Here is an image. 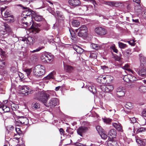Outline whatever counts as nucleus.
I'll list each match as a JSON object with an SVG mask.
<instances>
[{
  "label": "nucleus",
  "instance_id": "9b49d317",
  "mask_svg": "<svg viewBox=\"0 0 146 146\" xmlns=\"http://www.w3.org/2000/svg\"><path fill=\"white\" fill-rule=\"evenodd\" d=\"M68 3L70 6L74 7L79 5L81 3L79 0H69Z\"/></svg>",
  "mask_w": 146,
  "mask_h": 146
},
{
  "label": "nucleus",
  "instance_id": "a211bd4d",
  "mask_svg": "<svg viewBox=\"0 0 146 146\" xmlns=\"http://www.w3.org/2000/svg\"><path fill=\"white\" fill-rule=\"evenodd\" d=\"M138 91L142 94L146 93V86L142 84H140L138 87Z\"/></svg>",
  "mask_w": 146,
  "mask_h": 146
},
{
  "label": "nucleus",
  "instance_id": "13d9d810",
  "mask_svg": "<svg viewBox=\"0 0 146 146\" xmlns=\"http://www.w3.org/2000/svg\"><path fill=\"white\" fill-rule=\"evenodd\" d=\"M126 75H125L123 78V79L124 81L127 82H130L129 79L128 77H125Z\"/></svg>",
  "mask_w": 146,
  "mask_h": 146
},
{
  "label": "nucleus",
  "instance_id": "4468645a",
  "mask_svg": "<svg viewBox=\"0 0 146 146\" xmlns=\"http://www.w3.org/2000/svg\"><path fill=\"white\" fill-rule=\"evenodd\" d=\"M108 137L111 138V137L113 139L116 137L117 135V132L115 130L111 129L108 132Z\"/></svg>",
  "mask_w": 146,
  "mask_h": 146
},
{
  "label": "nucleus",
  "instance_id": "ea45409f",
  "mask_svg": "<svg viewBox=\"0 0 146 146\" xmlns=\"http://www.w3.org/2000/svg\"><path fill=\"white\" fill-rule=\"evenodd\" d=\"M96 129L99 134L104 131L101 127L99 125L96 126Z\"/></svg>",
  "mask_w": 146,
  "mask_h": 146
},
{
  "label": "nucleus",
  "instance_id": "37998d69",
  "mask_svg": "<svg viewBox=\"0 0 146 146\" xmlns=\"http://www.w3.org/2000/svg\"><path fill=\"white\" fill-rule=\"evenodd\" d=\"M91 46L93 48L95 49H98L100 48V46L99 45L95 44H92L91 45Z\"/></svg>",
  "mask_w": 146,
  "mask_h": 146
},
{
  "label": "nucleus",
  "instance_id": "603ef678",
  "mask_svg": "<svg viewBox=\"0 0 146 146\" xmlns=\"http://www.w3.org/2000/svg\"><path fill=\"white\" fill-rule=\"evenodd\" d=\"M15 130L17 133L19 134H20L21 133V131L20 128L17 127V126L15 127Z\"/></svg>",
  "mask_w": 146,
  "mask_h": 146
},
{
  "label": "nucleus",
  "instance_id": "dca6fc26",
  "mask_svg": "<svg viewBox=\"0 0 146 146\" xmlns=\"http://www.w3.org/2000/svg\"><path fill=\"white\" fill-rule=\"evenodd\" d=\"M133 132L134 133L138 134L139 133H141L145 131L146 130L145 128L143 127H141L138 129H137L135 126V125L133 126Z\"/></svg>",
  "mask_w": 146,
  "mask_h": 146
},
{
  "label": "nucleus",
  "instance_id": "79ce46f5",
  "mask_svg": "<svg viewBox=\"0 0 146 146\" xmlns=\"http://www.w3.org/2000/svg\"><path fill=\"white\" fill-rule=\"evenodd\" d=\"M139 124L140 125H143L146 124V120L145 119H141L139 121Z\"/></svg>",
  "mask_w": 146,
  "mask_h": 146
},
{
  "label": "nucleus",
  "instance_id": "b1692460",
  "mask_svg": "<svg viewBox=\"0 0 146 146\" xmlns=\"http://www.w3.org/2000/svg\"><path fill=\"white\" fill-rule=\"evenodd\" d=\"M97 81L98 83L100 84H104L106 83V81L104 76L98 77L97 78Z\"/></svg>",
  "mask_w": 146,
  "mask_h": 146
},
{
  "label": "nucleus",
  "instance_id": "6e6d98bb",
  "mask_svg": "<svg viewBox=\"0 0 146 146\" xmlns=\"http://www.w3.org/2000/svg\"><path fill=\"white\" fill-rule=\"evenodd\" d=\"M128 42L130 45L132 46H134L135 45V41L133 40L128 41Z\"/></svg>",
  "mask_w": 146,
  "mask_h": 146
},
{
  "label": "nucleus",
  "instance_id": "49530a36",
  "mask_svg": "<svg viewBox=\"0 0 146 146\" xmlns=\"http://www.w3.org/2000/svg\"><path fill=\"white\" fill-rule=\"evenodd\" d=\"M33 108L38 109L40 108V105L39 103L36 102L33 105Z\"/></svg>",
  "mask_w": 146,
  "mask_h": 146
},
{
  "label": "nucleus",
  "instance_id": "052dcab7",
  "mask_svg": "<svg viewBox=\"0 0 146 146\" xmlns=\"http://www.w3.org/2000/svg\"><path fill=\"white\" fill-rule=\"evenodd\" d=\"M85 1H87L88 2H90L92 3L94 5L95 4H96V2L94 0H84Z\"/></svg>",
  "mask_w": 146,
  "mask_h": 146
},
{
  "label": "nucleus",
  "instance_id": "f257e3e1",
  "mask_svg": "<svg viewBox=\"0 0 146 146\" xmlns=\"http://www.w3.org/2000/svg\"><path fill=\"white\" fill-rule=\"evenodd\" d=\"M21 7H23L24 9H25L23 12L21 16L23 17L22 19V23L23 26L25 27H27L32 25L31 27L32 31L35 33L38 32L40 30L38 28V26L33 21V16L35 12L28 7H23L21 5H19Z\"/></svg>",
  "mask_w": 146,
  "mask_h": 146
},
{
  "label": "nucleus",
  "instance_id": "0e129e2a",
  "mask_svg": "<svg viewBox=\"0 0 146 146\" xmlns=\"http://www.w3.org/2000/svg\"><path fill=\"white\" fill-rule=\"evenodd\" d=\"M48 93L52 95H54V94H55V92L53 91H50Z\"/></svg>",
  "mask_w": 146,
  "mask_h": 146
},
{
  "label": "nucleus",
  "instance_id": "c756f323",
  "mask_svg": "<svg viewBox=\"0 0 146 146\" xmlns=\"http://www.w3.org/2000/svg\"><path fill=\"white\" fill-rule=\"evenodd\" d=\"M89 90L93 94L95 93L96 92V90L95 88L93 86H89L88 87Z\"/></svg>",
  "mask_w": 146,
  "mask_h": 146
},
{
  "label": "nucleus",
  "instance_id": "a19ab883",
  "mask_svg": "<svg viewBox=\"0 0 146 146\" xmlns=\"http://www.w3.org/2000/svg\"><path fill=\"white\" fill-rule=\"evenodd\" d=\"M132 104L130 102H127L126 103L125 105V107L127 109H130L132 108Z\"/></svg>",
  "mask_w": 146,
  "mask_h": 146
},
{
  "label": "nucleus",
  "instance_id": "c03bdc74",
  "mask_svg": "<svg viewBox=\"0 0 146 146\" xmlns=\"http://www.w3.org/2000/svg\"><path fill=\"white\" fill-rule=\"evenodd\" d=\"M53 56H51L50 57V58H48V56H46V57H45V62H49L51 61L52 60V59L53 58Z\"/></svg>",
  "mask_w": 146,
  "mask_h": 146
},
{
  "label": "nucleus",
  "instance_id": "393cba45",
  "mask_svg": "<svg viewBox=\"0 0 146 146\" xmlns=\"http://www.w3.org/2000/svg\"><path fill=\"white\" fill-rule=\"evenodd\" d=\"M34 39L31 37H28L27 38L26 42L30 45L32 44L35 42Z\"/></svg>",
  "mask_w": 146,
  "mask_h": 146
},
{
  "label": "nucleus",
  "instance_id": "473e14b6",
  "mask_svg": "<svg viewBox=\"0 0 146 146\" xmlns=\"http://www.w3.org/2000/svg\"><path fill=\"white\" fill-rule=\"evenodd\" d=\"M5 20L8 21V22H13L14 21L13 16L11 14L9 15L7 18L5 19Z\"/></svg>",
  "mask_w": 146,
  "mask_h": 146
},
{
  "label": "nucleus",
  "instance_id": "1a4fd4ad",
  "mask_svg": "<svg viewBox=\"0 0 146 146\" xmlns=\"http://www.w3.org/2000/svg\"><path fill=\"white\" fill-rule=\"evenodd\" d=\"M79 8L84 12L86 13H89L93 10L92 6L90 5H82Z\"/></svg>",
  "mask_w": 146,
  "mask_h": 146
},
{
  "label": "nucleus",
  "instance_id": "680f3d73",
  "mask_svg": "<svg viewBox=\"0 0 146 146\" xmlns=\"http://www.w3.org/2000/svg\"><path fill=\"white\" fill-rule=\"evenodd\" d=\"M59 131L61 135H63L64 134V131L62 128H61L59 129Z\"/></svg>",
  "mask_w": 146,
  "mask_h": 146
},
{
  "label": "nucleus",
  "instance_id": "f8f14e48",
  "mask_svg": "<svg viewBox=\"0 0 146 146\" xmlns=\"http://www.w3.org/2000/svg\"><path fill=\"white\" fill-rule=\"evenodd\" d=\"M27 88H28V86H19L18 87L19 90L20 91V93L25 95H27Z\"/></svg>",
  "mask_w": 146,
  "mask_h": 146
},
{
  "label": "nucleus",
  "instance_id": "0eeeda50",
  "mask_svg": "<svg viewBox=\"0 0 146 146\" xmlns=\"http://www.w3.org/2000/svg\"><path fill=\"white\" fill-rule=\"evenodd\" d=\"M95 31L97 34L101 36L104 35L107 33V31L105 29L101 27L96 28Z\"/></svg>",
  "mask_w": 146,
  "mask_h": 146
},
{
  "label": "nucleus",
  "instance_id": "58836bf2",
  "mask_svg": "<svg viewBox=\"0 0 146 146\" xmlns=\"http://www.w3.org/2000/svg\"><path fill=\"white\" fill-rule=\"evenodd\" d=\"M110 48L115 53H117L118 52V50L115 47V45L113 44L110 47Z\"/></svg>",
  "mask_w": 146,
  "mask_h": 146
},
{
  "label": "nucleus",
  "instance_id": "7ed1b4c3",
  "mask_svg": "<svg viewBox=\"0 0 146 146\" xmlns=\"http://www.w3.org/2000/svg\"><path fill=\"white\" fill-rule=\"evenodd\" d=\"M45 68L41 65H36L34 68L33 72L36 76L40 77L45 73Z\"/></svg>",
  "mask_w": 146,
  "mask_h": 146
},
{
  "label": "nucleus",
  "instance_id": "bb28decb",
  "mask_svg": "<svg viewBox=\"0 0 146 146\" xmlns=\"http://www.w3.org/2000/svg\"><path fill=\"white\" fill-rule=\"evenodd\" d=\"M106 83H109L111 82L113 79V77L110 75H106L104 76Z\"/></svg>",
  "mask_w": 146,
  "mask_h": 146
},
{
  "label": "nucleus",
  "instance_id": "ddd939ff",
  "mask_svg": "<svg viewBox=\"0 0 146 146\" xmlns=\"http://www.w3.org/2000/svg\"><path fill=\"white\" fill-rule=\"evenodd\" d=\"M4 27L5 28L3 30L1 31V34L2 35H4L7 33V32H9L11 31V29L9 26L6 24H4Z\"/></svg>",
  "mask_w": 146,
  "mask_h": 146
},
{
  "label": "nucleus",
  "instance_id": "5fc2aeb1",
  "mask_svg": "<svg viewBox=\"0 0 146 146\" xmlns=\"http://www.w3.org/2000/svg\"><path fill=\"white\" fill-rule=\"evenodd\" d=\"M141 115L143 117H146V109L143 111L141 113Z\"/></svg>",
  "mask_w": 146,
  "mask_h": 146
},
{
  "label": "nucleus",
  "instance_id": "c9c22d12",
  "mask_svg": "<svg viewBox=\"0 0 146 146\" xmlns=\"http://www.w3.org/2000/svg\"><path fill=\"white\" fill-rule=\"evenodd\" d=\"M99 134L102 138L104 139H106L107 137V135L104 131L102 132V133Z\"/></svg>",
  "mask_w": 146,
  "mask_h": 146
},
{
  "label": "nucleus",
  "instance_id": "f03ea898",
  "mask_svg": "<svg viewBox=\"0 0 146 146\" xmlns=\"http://www.w3.org/2000/svg\"><path fill=\"white\" fill-rule=\"evenodd\" d=\"M49 98V95L44 91H41L36 93L35 95V99L41 102L47 107L52 108L56 106L58 103V100L57 98L51 99L48 103L46 102Z\"/></svg>",
  "mask_w": 146,
  "mask_h": 146
},
{
  "label": "nucleus",
  "instance_id": "4d7b16f0",
  "mask_svg": "<svg viewBox=\"0 0 146 146\" xmlns=\"http://www.w3.org/2000/svg\"><path fill=\"white\" fill-rule=\"evenodd\" d=\"M46 54H44L41 57V59L42 62H45Z\"/></svg>",
  "mask_w": 146,
  "mask_h": 146
},
{
  "label": "nucleus",
  "instance_id": "f704fd0d",
  "mask_svg": "<svg viewBox=\"0 0 146 146\" xmlns=\"http://www.w3.org/2000/svg\"><path fill=\"white\" fill-rule=\"evenodd\" d=\"M140 60L141 63L142 64H144L146 62V59L143 56H142V54L140 55Z\"/></svg>",
  "mask_w": 146,
  "mask_h": 146
},
{
  "label": "nucleus",
  "instance_id": "4be33fe9",
  "mask_svg": "<svg viewBox=\"0 0 146 146\" xmlns=\"http://www.w3.org/2000/svg\"><path fill=\"white\" fill-rule=\"evenodd\" d=\"M108 146H118L116 141L113 139H110L108 142Z\"/></svg>",
  "mask_w": 146,
  "mask_h": 146
},
{
  "label": "nucleus",
  "instance_id": "864d4df0",
  "mask_svg": "<svg viewBox=\"0 0 146 146\" xmlns=\"http://www.w3.org/2000/svg\"><path fill=\"white\" fill-rule=\"evenodd\" d=\"M42 49L40 47H39L38 48L36 49L35 50H34L33 51H30V52L31 53H34L36 52H37L39 51L40 50Z\"/></svg>",
  "mask_w": 146,
  "mask_h": 146
},
{
  "label": "nucleus",
  "instance_id": "338daca9",
  "mask_svg": "<svg viewBox=\"0 0 146 146\" xmlns=\"http://www.w3.org/2000/svg\"><path fill=\"white\" fill-rule=\"evenodd\" d=\"M76 145L78 146H86L85 145H83L80 143H77L76 144Z\"/></svg>",
  "mask_w": 146,
  "mask_h": 146
},
{
  "label": "nucleus",
  "instance_id": "bf43d9fd",
  "mask_svg": "<svg viewBox=\"0 0 146 146\" xmlns=\"http://www.w3.org/2000/svg\"><path fill=\"white\" fill-rule=\"evenodd\" d=\"M90 56L92 58H96L97 57L96 54L95 53H93L92 54H91Z\"/></svg>",
  "mask_w": 146,
  "mask_h": 146
},
{
  "label": "nucleus",
  "instance_id": "cd10ccee",
  "mask_svg": "<svg viewBox=\"0 0 146 146\" xmlns=\"http://www.w3.org/2000/svg\"><path fill=\"white\" fill-rule=\"evenodd\" d=\"M11 15V12L9 10H7L3 14V15H2L3 20H5V19L7 18V17L9 15Z\"/></svg>",
  "mask_w": 146,
  "mask_h": 146
},
{
  "label": "nucleus",
  "instance_id": "39448f33",
  "mask_svg": "<svg viewBox=\"0 0 146 146\" xmlns=\"http://www.w3.org/2000/svg\"><path fill=\"white\" fill-rule=\"evenodd\" d=\"M18 123L21 124L27 125L29 123L28 119L26 117L24 116H19L17 121H16L15 123L17 124Z\"/></svg>",
  "mask_w": 146,
  "mask_h": 146
},
{
  "label": "nucleus",
  "instance_id": "e433bc0d",
  "mask_svg": "<svg viewBox=\"0 0 146 146\" xmlns=\"http://www.w3.org/2000/svg\"><path fill=\"white\" fill-rule=\"evenodd\" d=\"M72 25L74 27H77L80 25L79 22L78 20H74L72 23Z\"/></svg>",
  "mask_w": 146,
  "mask_h": 146
},
{
  "label": "nucleus",
  "instance_id": "6e6552de",
  "mask_svg": "<svg viewBox=\"0 0 146 146\" xmlns=\"http://www.w3.org/2000/svg\"><path fill=\"white\" fill-rule=\"evenodd\" d=\"M101 88L103 91L108 92H111L113 90V87L112 84H108L101 86Z\"/></svg>",
  "mask_w": 146,
  "mask_h": 146
},
{
  "label": "nucleus",
  "instance_id": "2eb2a0df",
  "mask_svg": "<svg viewBox=\"0 0 146 146\" xmlns=\"http://www.w3.org/2000/svg\"><path fill=\"white\" fill-rule=\"evenodd\" d=\"M135 71L137 72L138 74L140 76L142 77H145L146 76V68H143L141 70H139L137 72V70L135 69Z\"/></svg>",
  "mask_w": 146,
  "mask_h": 146
},
{
  "label": "nucleus",
  "instance_id": "412c9836",
  "mask_svg": "<svg viewBox=\"0 0 146 146\" xmlns=\"http://www.w3.org/2000/svg\"><path fill=\"white\" fill-rule=\"evenodd\" d=\"M56 74V72L53 71L49 73L45 77V80H50L54 79V75Z\"/></svg>",
  "mask_w": 146,
  "mask_h": 146
},
{
  "label": "nucleus",
  "instance_id": "9d476101",
  "mask_svg": "<svg viewBox=\"0 0 146 146\" xmlns=\"http://www.w3.org/2000/svg\"><path fill=\"white\" fill-rule=\"evenodd\" d=\"M88 130V127L86 126H81L77 129V131L78 134L82 136V134L86 133Z\"/></svg>",
  "mask_w": 146,
  "mask_h": 146
},
{
  "label": "nucleus",
  "instance_id": "72a5a7b5",
  "mask_svg": "<svg viewBox=\"0 0 146 146\" xmlns=\"http://www.w3.org/2000/svg\"><path fill=\"white\" fill-rule=\"evenodd\" d=\"M102 120L104 123L107 124H109L110 123L112 120V119L109 118L107 117L102 118Z\"/></svg>",
  "mask_w": 146,
  "mask_h": 146
},
{
  "label": "nucleus",
  "instance_id": "3c124183",
  "mask_svg": "<svg viewBox=\"0 0 146 146\" xmlns=\"http://www.w3.org/2000/svg\"><path fill=\"white\" fill-rule=\"evenodd\" d=\"M31 72V70L29 69H27L25 70L26 74L28 77L30 76Z\"/></svg>",
  "mask_w": 146,
  "mask_h": 146
},
{
  "label": "nucleus",
  "instance_id": "8fccbe9b",
  "mask_svg": "<svg viewBox=\"0 0 146 146\" xmlns=\"http://www.w3.org/2000/svg\"><path fill=\"white\" fill-rule=\"evenodd\" d=\"M27 95L29 94L32 93L33 92V90L28 86V88H27Z\"/></svg>",
  "mask_w": 146,
  "mask_h": 146
},
{
  "label": "nucleus",
  "instance_id": "6ab92c4d",
  "mask_svg": "<svg viewBox=\"0 0 146 146\" xmlns=\"http://www.w3.org/2000/svg\"><path fill=\"white\" fill-rule=\"evenodd\" d=\"M64 69L66 72L69 73L72 72V71L74 70L73 67L71 66L68 65L64 64Z\"/></svg>",
  "mask_w": 146,
  "mask_h": 146
},
{
  "label": "nucleus",
  "instance_id": "e2e57ef3",
  "mask_svg": "<svg viewBox=\"0 0 146 146\" xmlns=\"http://www.w3.org/2000/svg\"><path fill=\"white\" fill-rule=\"evenodd\" d=\"M134 2H135L138 4H139L140 3V0H133Z\"/></svg>",
  "mask_w": 146,
  "mask_h": 146
},
{
  "label": "nucleus",
  "instance_id": "20e7f679",
  "mask_svg": "<svg viewBox=\"0 0 146 146\" xmlns=\"http://www.w3.org/2000/svg\"><path fill=\"white\" fill-rule=\"evenodd\" d=\"M76 31V32L79 31V32L78 33V35L79 36L84 37L87 36V28L85 25L81 26Z\"/></svg>",
  "mask_w": 146,
  "mask_h": 146
},
{
  "label": "nucleus",
  "instance_id": "de8ad7c7",
  "mask_svg": "<svg viewBox=\"0 0 146 146\" xmlns=\"http://www.w3.org/2000/svg\"><path fill=\"white\" fill-rule=\"evenodd\" d=\"M129 120L130 121V122L133 123H135L136 121V118L134 117H129Z\"/></svg>",
  "mask_w": 146,
  "mask_h": 146
},
{
  "label": "nucleus",
  "instance_id": "a878e982",
  "mask_svg": "<svg viewBox=\"0 0 146 146\" xmlns=\"http://www.w3.org/2000/svg\"><path fill=\"white\" fill-rule=\"evenodd\" d=\"M0 108H2L4 112H8L10 110L9 107L5 105H0Z\"/></svg>",
  "mask_w": 146,
  "mask_h": 146
},
{
  "label": "nucleus",
  "instance_id": "4c0bfd02",
  "mask_svg": "<svg viewBox=\"0 0 146 146\" xmlns=\"http://www.w3.org/2000/svg\"><path fill=\"white\" fill-rule=\"evenodd\" d=\"M119 47L121 48H124L127 47V45L126 44H124L119 42H118Z\"/></svg>",
  "mask_w": 146,
  "mask_h": 146
},
{
  "label": "nucleus",
  "instance_id": "423d86ee",
  "mask_svg": "<svg viewBox=\"0 0 146 146\" xmlns=\"http://www.w3.org/2000/svg\"><path fill=\"white\" fill-rule=\"evenodd\" d=\"M125 90L124 88L120 86L116 90V95L117 96L121 97L124 96L125 92Z\"/></svg>",
  "mask_w": 146,
  "mask_h": 146
},
{
  "label": "nucleus",
  "instance_id": "5701e85b",
  "mask_svg": "<svg viewBox=\"0 0 146 146\" xmlns=\"http://www.w3.org/2000/svg\"><path fill=\"white\" fill-rule=\"evenodd\" d=\"M33 17L35 20L37 21H43L44 18L42 16L38 14H35L33 15Z\"/></svg>",
  "mask_w": 146,
  "mask_h": 146
},
{
  "label": "nucleus",
  "instance_id": "7c9ffc66",
  "mask_svg": "<svg viewBox=\"0 0 146 146\" xmlns=\"http://www.w3.org/2000/svg\"><path fill=\"white\" fill-rule=\"evenodd\" d=\"M38 55L36 54H32L30 55V58L32 60H36L38 58Z\"/></svg>",
  "mask_w": 146,
  "mask_h": 146
},
{
  "label": "nucleus",
  "instance_id": "2f4dec72",
  "mask_svg": "<svg viewBox=\"0 0 146 146\" xmlns=\"http://www.w3.org/2000/svg\"><path fill=\"white\" fill-rule=\"evenodd\" d=\"M56 14L57 17L58 19L61 20H63V19L64 17L61 12L57 11Z\"/></svg>",
  "mask_w": 146,
  "mask_h": 146
},
{
  "label": "nucleus",
  "instance_id": "69168bd1",
  "mask_svg": "<svg viewBox=\"0 0 146 146\" xmlns=\"http://www.w3.org/2000/svg\"><path fill=\"white\" fill-rule=\"evenodd\" d=\"M101 67L102 69L104 70L108 68V67L106 66H101Z\"/></svg>",
  "mask_w": 146,
  "mask_h": 146
},
{
  "label": "nucleus",
  "instance_id": "774afa93",
  "mask_svg": "<svg viewBox=\"0 0 146 146\" xmlns=\"http://www.w3.org/2000/svg\"><path fill=\"white\" fill-rule=\"evenodd\" d=\"M129 66L128 64H126L123 67V68L124 69H127L128 67Z\"/></svg>",
  "mask_w": 146,
  "mask_h": 146
},
{
  "label": "nucleus",
  "instance_id": "f3484780",
  "mask_svg": "<svg viewBox=\"0 0 146 146\" xmlns=\"http://www.w3.org/2000/svg\"><path fill=\"white\" fill-rule=\"evenodd\" d=\"M112 125L117 131L121 132L123 131L122 127L120 123H113Z\"/></svg>",
  "mask_w": 146,
  "mask_h": 146
},
{
  "label": "nucleus",
  "instance_id": "c85d7f7f",
  "mask_svg": "<svg viewBox=\"0 0 146 146\" xmlns=\"http://www.w3.org/2000/svg\"><path fill=\"white\" fill-rule=\"evenodd\" d=\"M125 77H128V78H129L130 82H132L136 80V78L135 76L130 74L126 75Z\"/></svg>",
  "mask_w": 146,
  "mask_h": 146
},
{
  "label": "nucleus",
  "instance_id": "aec40b11",
  "mask_svg": "<svg viewBox=\"0 0 146 146\" xmlns=\"http://www.w3.org/2000/svg\"><path fill=\"white\" fill-rule=\"evenodd\" d=\"M73 49L77 52L80 54L82 53L84 51V50L76 45L73 46Z\"/></svg>",
  "mask_w": 146,
  "mask_h": 146
},
{
  "label": "nucleus",
  "instance_id": "09e8293b",
  "mask_svg": "<svg viewBox=\"0 0 146 146\" xmlns=\"http://www.w3.org/2000/svg\"><path fill=\"white\" fill-rule=\"evenodd\" d=\"M0 51L1 55V56L3 57L6 56L7 54V53L6 52L3 50L1 49L0 50Z\"/></svg>",
  "mask_w": 146,
  "mask_h": 146
},
{
  "label": "nucleus",
  "instance_id": "a18cd8bd",
  "mask_svg": "<svg viewBox=\"0 0 146 146\" xmlns=\"http://www.w3.org/2000/svg\"><path fill=\"white\" fill-rule=\"evenodd\" d=\"M71 35L72 38L71 39L72 40V42H75L77 41V36L75 35H72L71 33H70Z\"/></svg>",
  "mask_w": 146,
  "mask_h": 146
}]
</instances>
